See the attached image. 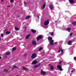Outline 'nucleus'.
Returning a JSON list of instances; mask_svg holds the SVG:
<instances>
[{
  "label": "nucleus",
  "instance_id": "1",
  "mask_svg": "<svg viewBox=\"0 0 76 76\" xmlns=\"http://www.w3.org/2000/svg\"><path fill=\"white\" fill-rule=\"evenodd\" d=\"M48 39L49 41V43H50V45H54V43L53 42H54V40H53V37H51L50 36H49L48 37Z\"/></svg>",
  "mask_w": 76,
  "mask_h": 76
},
{
  "label": "nucleus",
  "instance_id": "2",
  "mask_svg": "<svg viewBox=\"0 0 76 76\" xmlns=\"http://www.w3.org/2000/svg\"><path fill=\"white\" fill-rule=\"evenodd\" d=\"M50 23V20H47L45 22L44 24L45 26H47V25H48V24Z\"/></svg>",
  "mask_w": 76,
  "mask_h": 76
},
{
  "label": "nucleus",
  "instance_id": "3",
  "mask_svg": "<svg viewBox=\"0 0 76 76\" xmlns=\"http://www.w3.org/2000/svg\"><path fill=\"white\" fill-rule=\"evenodd\" d=\"M37 56V55L35 53H34L31 56V58L32 59L35 58Z\"/></svg>",
  "mask_w": 76,
  "mask_h": 76
},
{
  "label": "nucleus",
  "instance_id": "4",
  "mask_svg": "<svg viewBox=\"0 0 76 76\" xmlns=\"http://www.w3.org/2000/svg\"><path fill=\"white\" fill-rule=\"evenodd\" d=\"M62 66L60 65H58L57 66V68L61 71H63V69L61 68Z\"/></svg>",
  "mask_w": 76,
  "mask_h": 76
},
{
  "label": "nucleus",
  "instance_id": "5",
  "mask_svg": "<svg viewBox=\"0 0 76 76\" xmlns=\"http://www.w3.org/2000/svg\"><path fill=\"white\" fill-rule=\"evenodd\" d=\"M41 75H46V72L45 71H43V70L42 69L41 70Z\"/></svg>",
  "mask_w": 76,
  "mask_h": 76
},
{
  "label": "nucleus",
  "instance_id": "6",
  "mask_svg": "<svg viewBox=\"0 0 76 76\" xmlns=\"http://www.w3.org/2000/svg\"><path fill=\"white\" fill-rule=\"evenodd\" d=\"M42 35L39 36L37 38V41H38L41 39H42Z\"/></svg>",
  "mask_w": 76,
  "mask_h": 76
},
{
  "label": "nucleus",
  "instance_id": "7",
  "mask_svg": "<svg viewBox=\"0 0 76 76\" xmlns=\"http://www.w3.org/2000/svg\"><path fill=\"white\" fill-rule=\"evenodd\" d=\"M37 63V60H34L32 62L31 64H36Z\"/></svg>",
  "mask_w": 76,
  "mask_h": 76
},
{
  "label": "nucleus",
  "instance_id": "8",
  "mask_svg": "<svg viewBox=\"0 0 76 76\" xmlns=\"http://www.w3.org/2000/svg\"><path fill=\"white\" fill-rule=\"evenodd\" d=\"M49 7H50V9L51 10H53V8H54V6H53V5L52 4H51L49 5Z\"/></svg>",
  "mask_w": 76,
  "mask_h": 76
},
{
  "label": "nucleus",
  "instance_id": "9",
  "mask_svg": "<svg viewBox=\"0 0 76 76\" xmlns=\"http://www.w3.org/2000/svg\"><path fill=\"white\" fill-rule=\"evenodd\" d=\"M41 65V63H39L38 64L34 66V67L35 68H37V67H39V66Z\"/></svg>",
  "mask_w": 76,
  "mask_h": 76
},
{
  "label": "nucleus",
  "instance_id": "10",
  "mask_svg": "<svg viewBox=\"0 0 76 76\" xmlns=\"http://www.w3.org/2000/svg\"><path fill=\"white\" fill-rule=\"evenodd\" d=\"M32 44L34 45H36L37 44V42L35 40H34L32 41Z\"/></svg>",
  "mask_w": 76,
  "mask_h": 76
},
{
  "label": "nucleus",
  "instance_id": "11",
  "mask_svg": "<svg viewBox=\"0 0 76 76\" xmlns=\"http://www.w3.org/2000/svg\"><path fill=\"white\" fill-rule=\"evenodd\" d=\"M31 32L33 33H36V32H37V30H34V29H32L31 30Z\"/></svg>",
  "mask_w": 76,
  "mask_h": 76
},
{
  "label": "nucleus",
  "instance_id": "12",
  "mask_svg": "<svg viewBox=\"0 0 76 76\" xmlns=\"http://www.w3.org/2000/svg\"><path fill=\"white\" fill-rule=\"evenodd\" d=\"M30 36H31V34H29L27 35L26 37V39H28V38H29V37H30Z\"/></svg>",
  "mask_w": 76,
  "mask_h": 76
},
{
  "label": "nucleus",
  "instance_id": "13",
  "mask_svg": "<svg viewBox=\"0 0 76 76\" xmlns=\"http://www.w3.org/2000/svg\"><path fill=\"white\" fill-rule=\"evenodd\" d=\"M67 31H68V32H70V31L71 30V28H70L68 27L66 29Z\"/></svg>",
  "mask_w": 76,
  "mask_h": 76
},
{
  "label": "nucleus",
  "instance_id": "14",
  "mask_svg": "<svg viewBox=\"0 0 76 76\" xmlns=\"http://www.w3.org/2000/svg\"><path fill=\"white\" fill-rule=\"evenodd\" d=\"M68 44L69 45H72V41H71L70 40L68 42Z\"/></svg>",
  "mask_w": 76,
  "mask_h": 76
},
{
  "label": "nucleus",
  "instance_id": "15",
  "mask_svg": "<svg viewBox=\"0 0 76 76\" xmlns=\"http://www.w3.org/2000/svg\"><path fill=\"white\" fill-rule=\"evenodd\" d=\"M15 68H17V69H19V67L16 66H15L13 67L12 69V70H13V69H14Z\"/></svg>",
  "mask_w": 76,
  "mask_h": 76
},
{
  "label": "nucleus",
  "instance_id": "16",
  "mask_svg": "<svg viewBox=\"0 0 76 76\" xmlns=\"http://www.w3.org/2000/svg\"><path fill=\"white\" fill-rule=\"evenodd\" d=\"M69 1L70 3H73L75 2L73 0H69Z\"/></svg>",
  "mask_w": 76,
  "mask_h": 76
},
{
  "label": "nucleus",
  "instance_id": "17",
  "mask_svg": "<svg viewBox=\"0 0 76 76\" xmlns=\"http://www.w3.org/2000/svg\"><path fill=\"white\" fill-rule=\"evenodd\" d=\"M6 34H7V35H9L11 34V32H9V31H6Z\"/></svg>",
  "mask_w": 76,
  "mask_h": 76
},
{
  "label": "nucleus",
  "instance_id": "18",
  "mask_svg": "<svg viewBox=\"0 0 76 76\" xmlns=\"http://www.w3.org/2000/svg\"><path fill=\"white\" fill-rule=\"evenodd\" d=\"M30 18H31V16H30V15H29L28 16H27L26 17V19H29Z\"/></svg>",
  "mask_w": 76,
  "mask_h": 76
},
{
  "label": "nucleus",
  "instance_id": "19",
  "mask_svg": "<svg viewBox=\"0 0 76 76\" xmlns=\"http://www.w3.org/2000/svg\"><path fill=\"white\" fill-rule=\"evenodd\" d=\"M45 7V4H44L42 6V9H44Z\"/></svg>",
  "mask_w": 76,
  "mask_h": 76
},
{
  "label": "nucleus",
  "instance_id": "20",
  "mask_svg": "<svg viewBox=\"0 0 76 76\" xmlns=\"http://www.w3.org/2000/svg\"><path fill=\"white\" fill-rule=\"evenodd\" d=\"M50 68L51 70H54V66H50Z\"/></svg>",
  "mask_w": 76,
  "mask_h": 76
},
{
  "label": "nucleus",
  "instance_id": "21",
  "mask_svg": "<svg viewBox=\"0 0 76 76\" xmlns=\"http://www.w3.org/2000/svg\"><path fill=\"white\" fill-rule=\"evenodd\" d=\"M42 50H43V48L42 47H40L39 49V51H41Z\"/></svg>",
  "mask_w": 76,
  "mask_h": 76
},
{
  "label": "nucleus",
  "instance_id": "22",
  "mask_svg": "<svg viewBox=\"0 0 76 76\" xmlns=\"http://www.w3.org/2000/svg\"><path fill=\"white\" fill-rule=\"evenodd\" d=\"M16 50V48L14 47L12 48V51H14Z\"/></svg>",
  "mask_w": 76,
  "mask_h": 76
},
{
  "label": "nucleus",
  "instance_id": "23",
  "mask_svg": "<svg viewBox=\"0 0 76 76\" xmlns=\"http://www.w3.org/2000/svg\"><path fill=\"white\" fill-rule=\"evenodd\" d=\"M72 25H75V26H76V22H73L72 23Z\"/></svg>",
  "mask_w": 76,
  "mask_h": 76
},
{
  "label": "nucleus",
  "instance_id": "24",
  "mask_svg": "<svg viewBox=\"0 0 76 76\" xmlns=\"http://www.w3.org/2000/svg\"><path fill=\"white\" fill-rule=\"evenodd\" d=\"M10 54V52H7V53L6 54V55H9V54Z\"/></svg>",
  "mask_w": 76,
  "mask_h": 76
},
{
  "label": "nucleus",
  "instance_id": "25",
  "mask_svg": "<svg viewBox=\"0 0 76 76\" xmlns=\"http://www.w3.org/2000/svg\"><path fill=\"white\" fill-rule=\"evenodd\" d=\"M61 51V49L60 48V47H59V50L58 51V53H60V52Z\"/></svg>",
  "mask_w": 76,
  "mask_h": 76
},
{
  "label": "nucleus",
  "instance_id": "26",
  "mask_svg": "<svg viewBox=\"0 0 76 76\" xmlns=\"http://www.w3.org/2000/svg\"><path fill=\"white\" fill-rule=\"evenodd\" d=\"M15 29L16 31H19V28H18L16 27H15Z\"/></svg>",
  "mask_w": 76,
  "mask_h": 76
},
{
  "label": "nucleus",
  "instance_id": "27",
  "mask_svg": "<svg viewBox=\"0 0 76 76\" xmlns=\"http://www.w3.org/2000/svg\"><path fill=\"white\" fill-rule=\"evenodd\" d=\"M49 33L50 34H51V35H53V34H54V32H52V33L50 32Z\"/></svg>",
  "mask_w": 76,
  "mask_h": 76
},
{
  "label": "nucleus",
  "instance_id": "28",
  "mask_svg": "<svg viewBox=\"0 0 76 76\" xmlns=\"http://www.w3.org/2000/svg\"><path fill=\"white\" fill-rule=\"evenodd\" d=\"M73 34V32L71 33L70 34V37H72V36Z\"/></svg>",
  "mask_w": 76,
  "mask_h": 76
},
{
  "label": "nucleus",
  "instance_id": "29",
  "mask_svg": "<svg viewBox=\"0 0 76 76\" xmlns=\"http://www.w3.org/2000/svg\"><path fill=\"white\" fill-rule=\"evenodd\" d=\"M23 69L24 70H27V69L25 67H23Z\"/></svg>",
  "mask_w": 76,
  "mask_h": 76
},
{
  "label": "nucleus",
  "instance_id": "30",
  "mask_svg": "<svg viewBox=\"0 0 76 76\" xmlns=\"http://www.w3.org/2000/svg\"><path fill=\"white\" fill-rule=\"evenodd\" d=\"M62 62H63V61H60L59 62V64H60V65L61 64V63H62Z\"/></svg>",
  "mask_w": 76,
  "mask_h": 76
},
{
  "label": "nucleus",
  "instance_id": "31",
  "mask_svg": "<svg viewBox=\"0 0 76 76\" xmlns=\"http://www.w3.org/2000/svg\"><path fill=\"white\" fill-rule=\"evenodd\" d=\"M4 35L3 34H1V37H3Z\"/></svg>",
  "mask_w": 76,
  "mask_h": 76
},
{
  "label": "nucleus",
  "instance_id": "32",
  "mask_svg": "<svg viewBox=\"0 0 76 76\" xmlns=\"http://www.w3.org/2000/svg\"><path fill=\"white\" fill-rule=\"evenodd\" d=\"M10 2L11 3H12H12H13V2H14V1H13V0H11Z\"/></svg>",
  "mask_w": 76,
  "mask_h": 76
},
{
  "label": "nucleus",
  "instance_id": "33",
  "mask_svg": "<svg viewBox=\"0 0 76 76\" xmlns=\"http://www.w3.org/2000/svg\"><path fill=\"white\" fill-rule=\"evenodd\" d=\"M74 60L75 61L76 60V56H75L74 57Z\"/></svg>",
  "mask_w": 76,
  "mask_h": 76
},
{
  "label": "nucleus",
  "instance_id": "34",
  "mask_svg": "<svg viewBox=\"0 0 76 76\" xmlns=\"http://www.w3.org/2000/svg\"><path fill=\"white\" fill-rule=\"evenodd\" d=\"M72 70L71 71V72H73V71H75V69H74L73 70V69H72Z\"/></svg>",
  "mask_w": 76,
  "mask_h": 76
},
{
  "label": "nucleus",
  "instance_id": "35",
  "mask_svg": "<svg viewBox=\"0 0 76 76\" xmlns=\"http://www.w3.org/2000/svg\"><path fill=\"white\" fill-rule=\"evenodd\" d=\"M61 53H63V49H61Z\"/></svg>",
  "mask_w": 76,
  "mask_h": 76
},
{
  "label": "nucleus",
  "instance_id": "36",
  "mask_svg": "<svg viewBox=\"0 0 76 76\" xmlns=\"http://www.w3.org/2000/svg\"><path fill=\"white\" fill-rule=\"evenodd\" d=\"M37 17L38 18V19H39V15L37 16Z\"/></svg>",
  "mask_w": 76,
  "mask_h": 76
},
{
  "label": "nucleus",
  "instance_id": "37",
  "mask_svg": "<svg viewBox=\"0 0 76 76\" xmlns=\"http://www.w3.org/2000/svg\"><path fill=\"white\" fill-rule=\"evenodd\" d=\"M27 55L26 54H25L23 56H26Z\"/></svg>",
  "mask_w": 76,
  "mask_h": 76
},
{
  "label": "nucleus",
  "instance_id": "38",
  "mask_svg": "<svg viewBox=\"0 0 76 76\" xmlns=\"http://www.w3.org/2000/svg\"><path fill=\"white\" fill-rule=\"evenodd\" d=\"M10 5H8V6H7V7H10Z\"/></svg>",
  "mask_w": 76,
  "mask_h": 76
},
{
  "label": "nucleus",
  "instance_id": "39",
  "mask_svg": "<svg viewBox=\"0 0 76 76\" xmlns=\"http://www.w3.org/2000/svg\"><path fill=\"white\" fill-rule=\"evenodd\" d=\"M4 72H6V69H4Z\"/></svg>",
  "mask_w": 76,
  "mask_h": 76
},
{
  "label": "nucleus",
  "instance_id": "40",
  "mask_svg": "<svg viewBox=\"0 0 76 76\" xmlns=\"http://www.w3.org/2000/svg\"><path fill=\"white\" fill-rule=\"evenodd\" d=\"M24 4H26V3H25V2H24Z\"/></svg>",
  "mask_w": 76,
  "mask_h": 76
},
{
  "label": "nucleus",
  "instance_id": "41",
  "mask_svg": "<svg viewBox=\"0 0 76 76\" xmlns=\"http://www.w3.org/2000/svg\"><path fill=\"white\" fill-rule=\"evenodd\" d=\"M55 44H57V42H55Z\"/></svg>",
  "mask_w": 76,
  "mask_h": 76
},
{
  "label": "nucleus",
  "instance_id": "42",
  "mask_svg": "<svg viewBox=\"0 0 76 76\" xmlns=\"http://www.w3.org/2000/svg\"><path fill=\"white\" fill-rule=\"evenodd\" d=\"M3 0H1V2H3Z\"/></svg>",
  "mask_w": 76,
  "mask_h": 76
},
{
  "label": "nucleus",
  "instance_id": "43",
  "mask_svg": "<svg viewBox=\"0 0 76 76\" xmlns=\"http://www.w3.org/2000/svg\"><path fill=\"white\" fill-rule=\"evenodd\" d=\"M0 41H1V37H0Z\"/></svg>",
  "mask_w": 76,
  "mask_h": 76
},
{
  "label": "nucleus",
  "instance_id": "44",
  "mask_svg": "<svg viewBox=\"0 0 76 76\" xmlns=\"http://www.w3.org/2000/svg\"><path fill=\"white\" fill-rule=\"evenodd\" d=\"M48 66H51V64H49L48 65Z\"/></svg>",
  "mask_w": 76,
  "mask_h": 76
},
{
  "label": "nucleus",
  "instance_id": "45",
  "mask_svg": "<svg viewBox=\"0 0 76 76\" xmlns=\"http://www.w3.org/2000/svg\"><path fill=\"white\" fill-rule=\"evenodd\" d=\"M1 58V56H0V59Z\"/></svg>",
  "mask_w": 76,
  "mask_h": 76
},
{
  "label": "nucleus",
  "instance_id": "46",
  "mask_svg": "<svg viewBox=\"0 0 76 76\" xmlns=\"http://www.w3.org/2000/svg\"><path fill=\"white\" fill-rule=\"evenodd\" d=\"M5 31H7V29H6L5 30Z\"/></svg>",
  "mask_w": 76,
  "mask_h": 76
},
{
  "label": "nucleus",
  "instance_id": "47",
  "mask_svg": "<svg viewBox=\"0 0 76 76\" xmlns=\"http://www.w3.org/2000/svg\"><path fill=\"white\" fill-rule=\"evenodd\" d=\"M18 17H19V16H18Z\"/></svg>",
  "mask_w": 76,
  "mask_h": 76
}]
</instances>
